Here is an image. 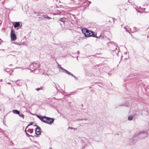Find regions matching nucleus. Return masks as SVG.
I'll use <instances>...</instances> for the list:
<instances>
[{"mask_svg": "<svg viewBox=\"0 0 149 149\" xmlns=\"http://www.w3.org/2000/svg\"><path fill=\"white\" fill-rule=\"evenodd\" d=\"M36 116L42 121L46 123L51 124L53 123L54 121V118L47 117L45 116H41L38 115H37Z\"/></svg>", "mask_w": 149, "mask_h": 149, "instance_id": "1", "label": "nucleus"}, {"mask_svg": "<svg viewBox=\"0 0 149 149\" xmlns=\"http://www.w3.org/2000/svg\"><path fill=\"white\" fill-rule=\"evenodd\" d=\"M82 33L86 37L92 36L96 38L99 37H97V36L96 33L95 34V33L94 32H92L91 31L88 30L86 29H84L82 30Z\"/></svg>", "mask_w": 149, "mask_h": 149, "instance_id": "2", "label": "nucleus"}, {"mask_svg": "<svg viewBox=\"0 0 149 149\" xmlns=\"http://www.w3.org/2000/svg\"><path fill=\"white\" fill-rule=\"evenodd\" d=\"M147 135L148 134L146 132H138L135 133L133 139H135V138L138 136H139V137L141 139L144 138L146 137L147 136Z\"/></svg>", "mask_w": 149, "mask_h": 149, "instance_id": "3", "label": "nucleus"}, {"mask_svg": "<svg viewBox=\"0 0 149 149\" xmlns=\"http://www.w3.org/2000/svg\"><path fill=\"white\" fill-rule=\"evenodd\" d=\"M10 36L12 40H16V36L15 34L14 33V32L13 29H11V31Z\"/></svg>", "mask_w": 149, "mask_h": 149, "instance_id": "4", "label": "nucleus"}, {"mask_svg": "<svg viewBox=\"0 0 149 149\" xmlns=\"http://www.w3.org/2000/svg\"><path fill=\"white\" fill-rule=\"evenodd\" d=\"M40 130V128L38 126H37V127L35 129L36 134L37 135H40L41 134Z\"/></svg>", "mask_w": 149, "mask_h": 149, "instance_id": "5", "label": "nucleus"}, {"mask_svg": "<svg viewBox=\"0 0 149 149\" xmlns=\"http://www.w3.org/2000/svg\"><path fill=\"white\" fill-rule=\"evenodd\" d=\"M15 28H16L20 26V22H15V24L14 25Z\"/></svg>", "mask_w": 149, "mask_h": 149, "instance_id": "6", "label": "nucleus"}, {"mask_svg": "<svg viewBox=\"0 0 149 149\" xmlns=\"http://www.w3.org/2000/svg\"><path fill=\"white\" fill-rule=\"evenodd\" d=\"M12 112L16 114H18V115H19V113H20V112L19 111L17 110H16V109L13 110L12 111Z\"/></svg>", "mask_w": 149, "mask_h": 149, "instance_id": "7", "label": "nucleus"}, {"mask_svg": "<svg viewBox=\"0 0 149 149\" xmlns=\"http://www.w3.org/2000/svg\"><path fill=\"white\" fill-rule=\"evenodd\" d=\"M133 118V116L132 115H130L128 117V120H132Z\"/></svg>", "mask_w": 149, "mask_h": 149, "instance_id": "8", "label": "nucleus"}, {"mask_svg": "<svg viewBox=\"0 0 149 149\" xmlns=\"http://www.w3.org/2000/svg\"><path fill=\"white\" fill-rule=\"evenodd\" d=\"M27 131L29 133L31 134L33 132V129H29Z\"/></svg>", "mask_w": 149, "mask_h": 149, "instance_id": "9", "label": "nucleus"}, {"mask_svg": "<svg viewBox=\"0 0 149 149\" xmlns=\"http://www.w3.org/2000/svg\"><path fill=\"white\" fill-rule=\"evenodd\" d=\"M19 115L20 117H22L23 118H24V115L23 114L19 113Z\"/></svg>", "mask_w": 149, "mask_h": 149, "instance_id": "10", "label": "nucleus"}, {"mask_svg": "<svg viewBox=\"0 0 149 149\" xmlns=\"http://www.w3.org/2000/svg\"><path fill=\"white\" fill-rule=\"evenodd\" d=\"M26 135L28 137H33V136L32 135H29L27 132H26Z\"/></svg>", "mask_w": 149, "mask_h": 149, "instance_id": "11", "label": "nucleus"}, {"mask_svg": "<svg viewBox=\"0 0 149 149\" xmlns=\"http://www.w3.org/2000/svg\"><path fill=\"white\" fill-rule=\"evenodd\" d=\"M69 129H74V130H76L77 129V128H74V127H69L68 128Z\"/></svg>", "mask_w": 149, "mask_h": 149, "instance_id": "12", "label": "nucleus"}, {"mask_svg": "<svg viewBox=\"0 0 149 149\" xmlns=\"http://www.w3.org/2000/svg\"><path fill=\"white\" fill-rule=\"evenodd\" d=\"M65 72L68 74H71L70 72H68V71H67V70H65Z\"/></svg>", "mask_w": 149, "mask_h": 149, "instance_id": "13", "label": "nucleus"}, {"mask_svg": "<svg viewBox=\"0 0 149 149\" xmlns=\"http://www.w3.org/2000/svg\"><path fill=\"white\" fill-rule=\"evenodd\" d=\"M33 124V122H30L29 123L28 125H27V127H28L31 125H32Z\"/></svg>", "mask_w": 149, "mask_h": 149, "instance_id": "14", "label": "nucleus"}, {"mask_svg": "<svg viewBox=\"0 0 149 149\" xmlns=\"http://www.w3.org/2000/svg\"><path fill=\"white\" fill-rule=\"evenodd\" d=\"M45 17V18H47V19H51V18L50 17H48V16H47V17Z\"/></svg>", "mask_w": 149, "mask_h": 149, "instance_id": "15", "label": "nucleus"}, {"mask_svg": "<svg viewBox=\"0 0 149 149\" xmlns=\"http://www.w3.org/2000/svg\"><path fill=\"white\" fill-rule=\"evenodd\" d=\"M60 69H61V70H64V71H65V69L63 68L62 67H60Z\"/></svg>", "mask_w": 149, "mask_h": 149, "instance_id": "16", "label": "nucleus"}, {"mask_svg": "<svg viewBox=\"0 0 149 149\" xmlns=\"http://www.w3.org/2000/svg\"><path fill=\"white\" fill-rule=\"evenodd\" d=\"M3 41L0 38V44H1V43Z\"/></svg>", "mask_w": 149, "mask_h": 149, "instance_id": "17", "label": "nucleus"}, {"mask_svg": "<svg viewBox=\"0 0 149 149\" xmlns=\"http://www.w3.org/2000/svg\"><path fill=\"white\" fill-rule=\"evenodd\" d=\"M52 107H54L55 108H56V107H55L54 106V105H52Z\"/></svg>", "mask_w": 149, "mask_h": 149, "instance_id": "18", "label": "nucleus"}, {"mask_svg": "<svg viewBox=\"0 0 149 149\" xmlns=\"http://www.w3.org/2000/svg\"><path fill=\"white\" fill-rule=\"evenodd\" d=\"M40 89H40V88H37V89H36V90H38H38H40Z\"/></svg>", "mask_w": 149, "mask_h": 149, "instance_id": "19", "label": "nucleus"}, {"mask_svg": "<svg viewBox=\"0 0 149 149\" xmlns=\"http://www.w3.org/2000/svg\"><path fill=\"white\" fill-rule=\"evenodd\" d=\"M26 129H25V132L26 133V132H27V131H26Z\"/></svg>", "mask_w": 149, "mask_h": 149, "instance_id": "20", "label": "nucleus"}, {"mask_svg": "<svg viewBox=\"0 0 149 149\" xmlns=\"http://www.w3.org/2000/svg\"><path fill=\"white\" fill-rule=\"evenodd\" d=\"M19 149H26V148H23Z\"/></svg>", "mask_w": 149, "mask_h": 149, "instance_id": "21", "label": "nucleus"}, {"mask_svg": "<svg viewBox=\"0 0 149 149\" xmlns=\"http://www.w3.org/2000/svg\"><path fill=\"white\" fill-rule=\"evenodd\" d=\"M34 126H36V127H37V126H38V125H36V124L35 125H34Z\"/></svg>", "mask_w": 149, "mask_h": 149, "instance_id": "22", "label": "nucleus"}, {"mask_svg": "<svg viewBox=\"0 0 149 149\" xmlns=\"http://www.w3.org/2000/svg\"><path fill=\"white\" fill-rule=\"evenodd\" d=\"M82 119H78V120H83Z\"/></svg>", "mask_w": 149, "mask_h": 149, "instance_id": "23", "label": "nucleus"}, {"mask_svg": "<svg viewBox=\"0 0 149 149\" xmlns=\"http://www.w3.org/2000/svg\"><path fill=\"white\" fill-rule=\"evenodd\" d=\"M28 127H27H27H26V129Z\"/></svg>", "mask_w": 149, "mask_h": 149, "instance_id": "24", "label": "nucleus"}, {"mask_svg": "<svg viewBox=\"0 0 149 149\" xmlns=\"http://www.w3.org/2000/svg\"><path fill=\"white\" fill-rule=\"evenodd\" d=\"M86 119H85V120H86Z\"/></svg>", "mask_w": 149, "mask_h": 149, "instance_id": "25", "label": "nucleus"}]
</instances>
